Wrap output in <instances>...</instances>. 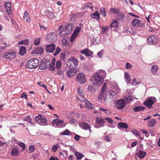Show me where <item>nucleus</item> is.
<instances>
[{
  "instance_id": "obj_1",
  "label": "nucleus",
  "mask_w": 160,
  "mask_h": 160,
  "mask_svg": "<svg viewBox=\"0 0 160 160\" xmlns=\"http://www.w3.org/2000/svg\"><path fill=\"white\" fill-rule=\"evenodd\" d=\"M106 76L105 71L101 70L95 73L91 77L90 80H103Z\"/></svg>"
},
{
  "instance_id": "obj_2",
  "label": "nucleus",
  "mask_w": 160,
  "mask_h": 160,
  "mask_svg": "<svg viewBox=\"0 0 160 160\" xmlns=\"http://www.w3.org/2000/svg\"><path fill=\"white\" fill-rule=\"evenodd\" d=\"M16 52H15L10 51L5 52L3 53L0 54V58L1 59L5 61L7 59H12L16 57Z\"/></svg>"
},
{
  "instance_id": "obj_3",
  "label": "nucleus",
  "mask_w": 160,
  "mask_h": 160,
  "mask_svg": "<svg viewBox=\"0 0 160 160\" xmlns=\"http://www.w3.org/2000/svg\"><path fill=\"white\" fill-rule=\"evenodd\" d=\"M39 63V60L36 58H32L29 60L26 64V67L29 69H32L37 67Z\"/></svg>"
},
{
  "instance_id": "obj_4",
  "label": "nucleus",
  "mask_w": 160,
  "mask_h": 160,
  "mask_svg": "<svg viewBox=\"0 0 160 160\" xmlns=\"http://www.w3.org/2000/svg\"><path fill=\"white\" fill-rule=\"evenodd\" d=\"M77 99L80 102H85V108L87 109L88 110H91L93 108V105L91 104L89 101L87 100L84 98L82 97L81 98H80V97H78V96H77Z\"/></svg>"
},
{
  "instance_id": "obj_5",
  "label": "nucleus",
  "mask_w": 160,
  "mask_h": 160,
  "mask_svg": "<svg viewBox=\"0 0 160 160\" xmlns=\"http://www.w3.org/2000/svg\"><path fill=\"white\" fill-rule=\"evenodd\" d=\"M107 90V87L106 86V83H104L102 88L101 91L99 93L98 97V98L99 100L103 99L106 101L107 98V93L106 92Z\"/></svg>"
},
{
  "instance_id": "obj_6",
  "label": "nucleus",
  "mask_w": 160,
  "mask_h": 160,
  "mask_svg": "<svg viewBox=\"0 0 160 160\" xmlns=\"http://www.w3.org/2000/svg\"><path fill=\"white\" fill-rule=\"evenodd\" d=\"M155 100V98L153 97H150L145 100L144 102V104L148 108H152V105L153 104L154 101Z\"/></svg>"
},
{
  "instance_id": "obj_7",
  "label": "nucleus",
  "mask_w": 160,
  "mask_h": 160,
  "mask_svg": "<svg viewBox=\"0 0 160 160\" xmlns=\"http://www.w3.org/2000/svg\"><path fill=\"white\" fill-rule=\"evenodd\" d=\"M50 60L48 59L44 58L42 59L39 66V68L41 70L46 69L50 65Z\"/></svg>"
},
{
  "instance_id": "obj_8",
  "label": "nucleus",
  "mask_w": 160,
  "mask_h": 160,
  "mask_svg": "<svg viewBox=\"0 0 160 160\" xmlns=\"http://www.w3.org/2000/svg\"><path fill=\"white\" fill-rule=\"evenodd\" d=\"M126 104L125 100L122 99L117 101L114 104L115 108L119 109H122L124 108Z\"/></svg>"
},
{
  "instance_id": "obj_9",
  "label": "nucleus",
  "mask_w": 160,
  "mask_h": 160,
  "mask_svg": "<svg viewBox=\"0 0 160 160\" xmlns=\"http://www.w3.org/2000/svg\"><path fill=\"white\" fill-rule=\"evenodd\" d=\"M64 121L62 120L55 119L52 120V123L53 125L58 128H62L65 126V124L63 123Z\"/></svg>"
},
{
  "instance_id": "obj_10",
  "label": "nucleus",
  "mask_w": 160,
  "mask_h": 160,
  "mask_svg": "<svg viewBox=\"0 0 160 160\" xmlns=\"http://www.w3.org/2000/svg\"><path fill=\"white\" fill-rule=\"evenodd\" d=\"M81 28L80 27H76L72 34V35L70 41L71 42H73L75 38L77 36L78 34L81 31Z\"/></svg>"
},
{
  "instance_id": "obj_11",
  "label": "nucleus",
  "mask_w": 160,
  "mask_h": 160,
  "mask_svg": "<svg viewBox=\"0 0 160 160\" xmlns=\"http://www.w3.org/2000/svg\"><path fill=\"white\" fill-rule=\"evenodd\" d=\"M95 120L96 123L98 125L97 128H101L104 126V123H106L104 119L98 117L96 118Z\"/></svg>"
},
{
  "instance_id": "obj_12",
  "label": "nucleus",
  "mask_w": 160,
  "mask_h": 160,
  "mask_svg": "<svg viewBox=\"0 0 160 160\" xmlns=\"http://www.w3.org/2000/svg\"><path fill=\"white\" fill-rule=\"evenodd\" d=\"M65 34H68L70 33L72 30V24L71 23H68L63 28Z\"/></svg>"
},
{
  "instance_id": "obj_13",
  "label": "nucleus",
  "mask_w": 160,
  "mask_h": 160,
  "mask_svg": "<svg viewBox=\"0 0 160 160\" xmlns=\"http://www.w3.org/2000/svg\"><path fill=\"white\" fill-rule=\"evenodd\" d=\"M157 38L154 36H151L147 39V43L150 45H155L157 43Z\"/></svg>"
},
{
  "instance_id": "obj_14",
  "label": "nucleus",
  "mask_w": 160,
  "mask_h": 160,
  "mask_svg": "<svg viewBox=\"0 0 160 160\" xmlns=\"http://www.w3.org/2000/svg\"><path fill=\"white\" fill-rule=\"evenodd\" d=\"M45 49L47 52L53 53L55 49V46L54 43L48 44Z\"/></svg>"
},
{
  "instance_id": "obj_15",
  "label": "nucleus",
  "mask_w": 160,
  "mask_h": 160,
  "mask_svg": "<svg viewBox=\"0 0 160 160\" xmlns=\"http://www.w3.org/2000/svg\"><path fill=\"white\" fill-rule=\"evenodd\" d=\"M44 50V49L41 47H38L37 48H36L33 49V50L31 52L32 54H40L42 55L43 52Z\"/></svg>"
},
{
  "instance_id": "obj_16",
  "label": "nucleus",
  "mask_w": 160,
  "mask_h": 160,
  "mask_svg": "<svg viewBox=\"0 0 160 160\" xmlns=\"http://www.w3.org/2000/svg\"><path fill=\"white\" fill-rule=\"evenodd\" d=\"M47 38L48 40H49L50 42H54L56 40L57 36L55 33L52 32L48 35Z\"/></svg>"
},
{
  "instance_id": "obj_17",
  "label": "nucleus",
  "mask_w": 160,
  "mask_h": 160,
  "mask_svg": "<svg viewBox=\"0 0 160 160\" xmlns=\"http://www.w3.org/2000/svg\"><path fill=\"white\" fill-rule=\"evenodd\" d=\"M43 13L44 15H46L51 19L54 18L55 16L54 14L52 12L49 10H46L43 12Z\"/></svg>"
},
{
  "instance_id": "obj_18",
  "label": "nucleus",
  "mask_w": 160,
  "mask_h": 160,
  "mask_svg": "<svg viewBox=\"0 0 160 160\" xmlns=\"http://www.w3.org/2000/svg\"><path fill=\"white\" fill-rule=\"evenodd\" d=\"M77 72V71L76 69L72 68L67 72V74L68 77H71L74 75Z\"/></svg>"
},
{
  "instance_id": "obj_19",
  "label": "nucleus",
  "mask_w": 160,
  "mask_h": 160,
  "mask_svg": "<svg viewBox=\"0 0 160 160\" xmlns=\"http://www.w3.org/2000/svg\"><path fill=\"white\" fill-rule=\"evenodd\" d=\"M79 126L82 129H84L85 130H88V129H89L91 128L90 124L85 122H83L80 123Z\"/></svg>"
},
{
  "instance_id": "obj_20",
  "label": "nucleus",
  "mask_w": 160,
  "mask_h": 160,
  "mask_svg": "<svg viewBox=\"0 0 160 160\" xmlns=\"http://www.w3.org/2000/svg\"><path fill=\"white\" fill-rule=\"evenodd\" d=\"M11 5L10 2H6L5 4V7L6 11L8 14H11Z\"/></svg>"
},
{
  "instance_id": "obj_21",
  "label": "nucleus",
  "mask_w": 160,
  "mask_h": 160,
  "mask_svg": "<svg viewBox=\"0 0 160 160\" xmlns=\"http://www.w3.org/2000/svg\"><path fill=\"white\" fill-rule=\"evenodd\" d=\"M147 153L144 151L140 150L138 152L136 153V155L140 159H142L145 157Z\"/></svg>"
},
{
  "instance_id": "obj_22",
  "label": "nucleus",
  "mask_w": 160,
  "mask_h": 160,
  "mask_svg": "<svg viewBox=\"0 0 160 160\" xmlns=\"http://www.w3.org/2000/svg\"><path fill=\"white\" fill-rule=\"evenodd\" d=\"M11 155L13 157H16L19 155V152L17 148H15L12 149L11 152Z\"/></svg>"
},
{
  "instance_id": "obj_23",
  "label": "nucleus",
  "mask_w": 160,
  "mask_h": 160,
  "mask_svg": "<svg viewBox=\"0 0 160 160\" xmlns=\"http://www.w3.org/2000/svg\"><path fill=\"white\" fill-rule=\"evenodd\" d=\"M81 52L82 53L85 54L86 56H90L92 54V52L90 51L88 49L82 50L81 51Z\"/></svg>"
},
{
  "instance_id": "obj_24",
  "label": "nucleus",
  "mask_w": 160,
  "mask_h": 160,
  "mask_svg": "<svg viewBox=\"0 0 160 160\" xmlns=\"http://www.w3.org/2000/svg\"><path fill=\"white\" fill-rule=\"evenodd\" d=\"M133 25L135 27H140L141 25V22L140 20L134 19L132 22Z\"/></svg>"
},
{
  "instance_id": "obj_25",
  "label": "nucleus",
  "mask_w": 160,
  "mask_h": 160,
  "mask_svg": "<svg viewBox=\"0 0 160 160\" xmlns=\"http://www.w3.org/2000/svg\"><path fill=\"white\" fill-rule=\"evenodd\" d=\"M109 94L110 98H111L112 100L115 101L117 98V94L116 93V92L112 91H110Z\"/></svg>"
},
{
  "instance_id": "obj_26",
  "label": "nucleus",
  "mask_w": 160,
  "mask_h": 160,
  "mask_svg": "<svg viewBox=\"0 0 160 160\" xmlns=\"http://www.w3.org/2000/svg\"><path fill=\"white\" fill-rule=\"evenodd\" d=\"M77 80H86L85 75L82 73L79 72L76 76Z\"/></svg>"
},
{
  "instance_id": "obj_27",
  "label": "nucleus",
  "mask_w": 160,
  "mask_h": 160,
  "mask_svg": "<svg viewBox=\"0 0 160 160\" xmlns=\"http://www.w3.org/2000/svg\"><path fill=\"white\" fill-rule=\"evenodd\" d=\"M69 62L70 63H71V64L73 63L74 64L75 66H77L78 64V60L76 59L73 57H72L69 59L68 63Z\"/></svg>"
},
{
  "instance_id": "obj_28",
  "label": "nucleus",
  "mask_w": 160,
  "mask_h": 160,
  "mask_svg": "<svg viewBox=\"0 0 160 160\" xmlns=\"http://www.w3.org/2000/svg\"><path fill=\"white\" fill-rule=\"evenodd\" d=\"M146 108L145 107L142 106H137L133 108V111L134 112H139L142 111H143Z\"/></svg>"
},
{
  "instance_id": "obj_29",
  "label": "nucleus",
  "mask_w": 160,
  "mask_h": 160,
  "mask_svg": "<svg viewBox=\"0 0 160 160\" xmlns=\"http://www.w3.org/2000/svg\"><path fill=\"white\" fill-rule=\"evenodd\" d=\"M118 27V20H113L110 26V28L112 29V28H117Z\"/></svg>"
},
{
  "instance_id": "obj_30",
  "label": "nucleus",
  "mask_w": 160,
  "mask_h": 160,
  "mask_svg": "<svg viewBox=\"0 0 160 160\" xmlns=\"http://www.w3.org/2000/svg\"><path fill=\"white\" fill-rule=\"evenodd\" d=\"M40 120V122H38V123H41L42 125H47V120L46 118L42 116Z\"/></svg>"
},
{
  "instance_id": "obj_31",
  "label": "nucleus",
  "mask_w": 160,
  "mask_h": 160,
  "mask_svg": "<svg viewBox=\"0 0 160 160\" xmlns=\"http://www.w3.org/2000/svg\"><path fill=\"white\" fill-rule=\"evenodd\" d=\"M26 49L24 46H22L20 47L19 49V54L22 56H23L25 54L26 52Z\"/></svg>"
},
{
  "instance_id": "obj_32",
  "label": "nucleus",
  "mask_w": 160,
  "mask_h": 160,
  "mask_svg": "<svg viewBox=\"0 0 160 160\" xmlns=\"http://www.w3.org/2000/svg\"><path fill=\"white\" fill-rule=\"evenodd\" d=\"M156 121L155 119H152L151 120L148 121V125L150 127H152L156 122Z\"/></svg>"
},
{
  "instance_id": "obj_33",
  "label": "nucleus",
  "mask_w": 160,
  "mask_h": 160,
  "mask_svg": "<svg viewBox=\"0 0 160 160\" xmlns=\"http://www.w3.org/2000/svg\"><path fill=\"white\" fill-rule=\"evenodd\" d=\"M77 91L78 92V94L79 95V96H77L76 97L78 96V97H80V98H81L82 97L84 98V92L80 87H78V88Z\"/></svg>"
},
{
  "instance_id": "obj_34",
  "label": "nucleus",
  "mask_w": 160,
  "mask_h": 160,
  "mask_svg": "<svg viewBox=\"0 0 160 160\" xmlns=\"http://www.w3.org/2000/svg\"><path fill=\"white\" fill-rule=\"evenodd\" d=\"M94 16V17H93V18L96 19L97 20H99L100 19V15L99 12H95L91 14V16L92 17V16Z\"/></svg>"
},
{
  "instance_id": "obj_35",
  "label": "nucleus",
  "mask_w": 160,
  "mask_h": 160,
  "mask_svg": "<svg viewBox=\"0 0 160 160\" xmlns=\"http://www.w3.org/2000/svg\"><path fill=\"white\" fill-rule=\"evenodd\" d=\"M23 17L24 20L27 22L31 20L30 18L28 16V12L27 11L25 12Z\"/></svg>"
},
{
  "instance_id": "obj_36",
  "label": "nucleus",
  "mask_w": 160,
  "mask_h": 160,
  "mask_svg": "<svg viewBox=\"0 0 160 160\" xmlns=\"http://www.w3.org/2000/svg\"><path fill=\"white\" fill-rule=\"evenodd\" d=\"M71 132L69 131V130L66 129L65 131H64L60 133V135H71Z\"/></svg>"
},
{
  "instance_id": "obj_37",
  "label": "nucleus",
  "mask_w": 160,
  "mask_h": 160,
  "mask_svg": "<svg viewBox=\"0 0 160 160\" xmlns=\"http://www.w3.org/2000/svg\"><path fill=\"white\" fill-rule=\"evenodd\" d=\"M62 63L61 61L60 60H58L56 62L55 66V68L57 70L60 69L62 67Z\"/></svg>"
},
{
  "instance_id": "obj_38",
  "label": "nucleus",
  "mask_w": 160,
  "mask_h": 160,
  "mask_svg": "<svg viewBox=\"0 0 160 160\" xmlns=\"http://www.w3.org/2000/svg\"><path fill=\"white\" fill-rule=\"evenodd\" d=\"M74 154L77 157V159H81L83 157V155L82 154L79 153L77 151H75Z\"/></svg>"
},
{
  "instance_id": "obj_39",
  "label": "nucleus",
  "mask_w": 160,
  "mask_h": 160,
  "mask_svg": "<svg viewBox=\"0 0 160 160\" xmlns=\"http://www.w3.org/2000/svg\"><path fill=\"white\" fill-rule=\"evenodd\" d=\"M92 82V83L94 86H99L103 83L102 81H95Z\"/></svg>"
},
{
  "instance_id": "obj_40",
  "label": "nucleus",
  "mask_w": 160,
  "mask_h": 160,
  "mask_svg": "<svg viewBox=\"0 0 160 160\" xmlns=\"http://www.w3.org/2000/svg\"><path fill=\"white\" fill-rule=\"evenodd\" d=\"M68 152L66 151H62L60 153V156L61 157L62 156L65 158H66L68 156Z\"/></svg>"
},
{
  "instance_id": "obj_41",
  "label": "nucleus",
  "mask_w": 160,
  "mask_h": 160,
  "mask_svg": "<svg viewBox=\"0 0 160 160\" xmlns=\"http://www.w3.org/2000/svg\"><path fill=\"white\" fill-rule=\"evenodd\" d=\"M158 69V67L157 65H154L152 66L151 68V71L152 73L153 74L156 73Z\"/></svg>"
},
{
  "instance_id": "obj_42",
  "label": "nucleus",
  "mask_w": 160,
  "mask_h": 160,
  "mask_svg": "<svg viewBox=\"0 0 160 160\" xmlns=\"http://www.w3.org/2000/svg\"><path fill=\"white\" fill-rule=\"evenodd\" d=\"M99 110L102 111L103 112H105L107 114H110L112 112L111 110L103 108H100L99 109Z\"/></svg>"
},
{
  "instance_id": "obj_43",
  "label": "nucleus",
  "mask_w": 160,
  "mask_h": 160,
  "mask_svg": "<svg viewBox=\"0 0 160 160\" xmlns=\"http://www.w3.org/2000/svg\"><path fill=\"white\" fill-rule=\"evenodd\" d=\"M118 125H119L120 127L124 128L126 129L128 128V124L124 122H119L118 123Z\"/></svg>"
},
{
  "instance_id": "obj_44",
  "label": "nucleus",
  "mask_w": 160,
  "mask_h": 160,
  "mask_svg": "<svg viewBox=\"0 0 160 160\" xmlns=\"http://www.w3.org/2000/svg\"><path fill=\"white\" fill-rule=\"evenodd\" d=\"M35 150V146L33 145H31L29 147V153H30L33 152Z\"/></svg>"
},
{
  "instance_id": "obj_45",
  "label": "nucleus",
  "mask_w": 160,
  "mask_h": 160,
  "mask_svg": "<svg viewBox=\"0 0 160 160\" xmlns=\"http://www.w3.org/2000/svg\"><path fill=\"white\" fill-rule=\"evenodd\" d=\"M61 51V49L58 47L55 50V52L53 54L54 56H56L58 55Z\"/></svg>"
},
{
  "instance_id": "obj_46",
  "label": "nucleus",
  "mask_w": 160,
  "mask_h": 160,
  "mask_svg": "<svg viewBox=\"0 0 160 160\" xmlns=\"http://www.w3.org/2000/svg\"><path fill=\"white\" fill-rule=\"evenodd\" d=\"M100 13L104 17L106 16V13L105 8L103 7L101 8L100 9Z\"/></svg>"
},
{
  "instance_id": "obj_47",
  "label": "nucleus",
  "mask_w": 160,
  "mask_h": 160,
  "mask_svg": "<svg viewBox=\"0 0 160 160\" xmlns=\"http://www.w3.org/2000/svg\"><path fill=\"white\" fill-rule=\"evenodd\" d=\"M29 43V41L28 39H26L24 40H23L21 42H20L19 43V45L21 44H24L25 45H27Z\"/></svg>"
},
{
  "instance_id": "obj_48",
  "label": "nucleus",
  "mask_w": 160,
  "mask_h": 160,
  "mask_svg": "<svg viewBox=\"0 0 160 160\" xmlns=\"http://www.w3.org/2000/svg\"><path fill=\"white\" fill-rule=\"evenodd\" d=\"M42 116V115L40 114L36 116L35 118L36 121L38 123V122H40V120L41 119V118Z\"/></svg>"
},
{
  "instance_id": "obj_49",
  "label": "nucleus",
  "mask_w": 160,
  "mask_h": 160,
  "mask_svg": "<svg viewBox=\"0 0 160 160\" xmlns=\"http://www.w3.org/2000/svg\"><path fill=\"white\" fill-rule=\"evenodd\" d=\"M17 144L22 148L23 151L25 150L26 146L24 143L22 142H20L19 143H18Z\"/></svg>"
},
{
  "instance_id": "obj_50",
  "label": "nucleus",
  "mask_w": 160,
  "mask_h": 160,
  "mask_svg": "<svg viewBox=\"0 0 160 160\" xmlns=\"http://www.w3.org/2000/svg\"><path fill=\"white\" fill-rule=\"evenodd\" d=\"M66 53L65 52H62L60 54V58L62 60H64L65 58Z\"/></svg>"
},
{
  "instance_id": "obj_51",
  "label": "nucleus",
  "mask_w": 160,
  "mask_h": 160,
  "mask_svg": "<svg viewBox=\"0 0 160 160\" xmlns=\"http://www.w3.org/2000/svg\"><path fill=\"white\" fill-rule=\"evenodd\" d=\"M124 16L123 14H119L118 16V20H123L124 18Z\"/></svg>"
},
{
  "instance_id": "obj_52",
  "label": "nucleus",
  "mask_w": 160,
  "mask_h": 160,
  "mask_svg": "<svg viewBox=\"0 0 160 160\" xmlns=\"http://www.w3.org/2000/svg\"><path fill=\"white\" fill-rule=\"evenodd\" d=\"M85 7H88L91 9H93V6L91 2H89L86 3L85 5Z\"/></svg>"
},
{
  "instance_id": "obj_53",
  "label": "nucleus",
  "mask_w": 160,
  "mask_h": 160,
  "mask_svg": "<svg viewBox=\"0 0 160 160\" xmlns=\"http://www.w3.org/2000/svg\"><path fill=\"white\" fill-rule=\"evenodd\" d=\"M40 39L39 38L35 39L34 40V43L35 45H38L40 43Z\"/></svg>"
},
{
  "instance_id": "obj_54",
  "label": "nucleus",
  "mask_w": 160,
  "mask_h": 160,
  "mask_svg": "<svg viewBox=\"0 0 160 160\" xmlns=\"http://www.w3.org/2000/svg\"><path fill=\"white\" fill-rule=\"evenodd\" d=\"M131 132H132V133H133L137 136H139L140 135V132H138L136 130L133 129L132 130Z\"/></svg>"
},
{
  "instance_id": "obj_55",
  "label": "nucleus",
  "mask_w": 160,
  "mask_h": 160,
  "mask_svg": "<svg viewBox=\"0 0 160 160\" xmlns=\"http://www.w3.org/2000/svg\"><path fill=\"white\" fill-rule=\"evenodd\" d=\"M58 148V144H57V145H55L54 147H52V151L55 152L57 151Z\"/></svg>"
},
{
  "instance_id": "obj_56",
  "label": "nucleus",
  "mask_w": 160,
  "mask_h": 160,
  "mask_svg": "<svg viewBox=\"0 0 160 160\" xmlns=\"http://www.w3.org/2000/svg\"><path fill=\"white\" fill-rule=\"evenodd\" d=\"M124 78L127 80H129L130 79V76L128 73L125 72L124 74Z\"/></svg>"
},
{
  "instance_id": "obj_57",
  "label": "nucleus",
  "mask_w": 160,
  "mask_h": 160,
  "mask_svg": "<svg viewBox=\"0 0 160 160\" xmlns=\"http://www.w3.org/2000/svg\"><path fill=\"white\" fill-rule=\"evenodd\" d=\"M55 64H50L49 69L51 70H54L55 69V68L54 67Z\"/></svg>"
},
{
  "instance_id": "obj_58",
  "label": "nucleus",
  "mask_w": 160,
  "mask_h": 160,
  "mask_svg": "<svg viewBox=\"0 0 160 160\" xmlns=\"http://www.w3.org/2000/svg\"><path fill=\"white\" fill-rule=\"evenodd\" d=\"M105 120H107L108 122L109 123H112L113 122V121L111 118H104Z\"/></svg>"
},
{
  "instance_id": "obj_59",
  "label": "nucleus",
  "mask_w": 160,
  "mask_h": 160,
  "mask_svg": "<svg viewBox=\"0 0 160 160\" xmlns=\"http://www.w3.org/2000/svg\"><path fill=\"white\" fill-rule=\"evenodd\" d=\"M38 83L39 86L43 87L45 89H46L47 91L49 92V91L47 90V87L45 85L43 84H41V82H38Z\"/></svg>"
},
{
  "instance_id": "obj_60",
  "label": "nucleus",
  "mask_w": 160,
  "mask_h": 160,
  "mask_svg": "<svg viewBox=\"0 0 160 160\" xmlns=\"http://www.w3.org/2000/svg\"><path fill=\"white\" fill-rule=\"evenodd\" d=\"M103 50H102L98 52L97 53V55L100 57L101 58L103 54Z\"/></svg>"
},
{
  "instance_id": "obj_61",
  "label": "nucleus",
  "mask_w": 160,
  "mask_h": 160,
  "mask_svg": "<svg viewBox=\"0 0 160 160\" xmlns=\"http://www.w3.org/2000/svg\"><path fill=\"white\" fill-rule=\"evenodd\" d=\"M58 71H57V74L58 75H62V76H63V71L60 70V69H58Z\"/></svg>"
},
{
  "instance_id": "obj_62",
  "label": "nucleus",
  "mask_w": 160,
  "mask_h": 160,
  "mask_svg": "<svg viewBox=\"0 0 160 160\" xmlns=\"http://www.w3.org/2000/svg\"><path fill=\"white\" fill-rule=\"evenodd\" d=\"M31 118H30V115H28L27 116L25 117L23 120L25 121H28L30 119H31Z\"/></svg>"
},
{
  "instance_id": "obj_63",
  "label": "nucleus",
  "mask_w": 160,
  "mask_h": 160,
  "mask_svg": "<svg viewBox=\"0 0 160 160\" xmlns=\"http://www.w3.org/2000/svg\"><path fill=\"white\" fill-rule=\"evenodd\" d=\"M132 65L129 63L126 62V67L127 69L131 68L132 67Z\"/></svg>"
},
{
  "instance_id": "obj_64",
  "label": "nucleus",
  "mask_w": 160,
  "mask_h": 160,
  "mask_svg": "<svg viewBox=\"0 0 160 160\" xmlns=\"http://www.w3.org/2000/svg\"><path fill=\"white\" fill-rule=\"evenodd\" d=\"M108 27H102V32L103 33H104L108 31Z\"/></svg>"
}]
</instances>
